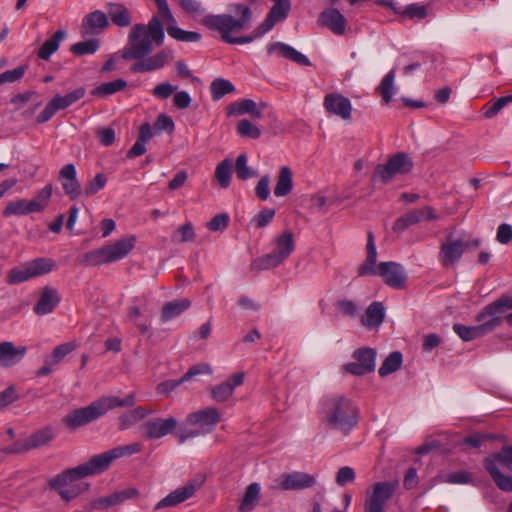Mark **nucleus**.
<instances>
[{
  "label": "nucleus",
  "mask_w": 512,
  "mask_h": 512,
  "mask_svg": "<svg viewBox=\"0 0 512 512\" xmlns=\"http://www.w3.org/2000/svg\"><path fill=\"white\" fill-rule=\"evenodd\" d=\"M174 243H183L193 241L195 239V232L191 222H187L178 227L171 235Z\"/></svg>",
  "instance_id": "nucleus-55"
},
{
  "label": "nucleus",
  "mask_w": 512,
  "mask_h": 512,
  "mask_svg": "<svg viewBox=\"0 0 512 512\" xmlns=\"http://www.w3.org/2000/svg\"><path fill=\"white\" fill-rule=\"evenodd\" d=\"M233 12L240 13L241 18L235 19L229 14L207 15L203 18V24L211 29L218 31L221 39L229 44H247L269 32L278 22L276 19L267 15L266 19L252 32L251 35L233 37L232 33L240 32L251 19V10L248 6L235 4L231 9Z\"/></svg>",
  "instance_id": "nucleus-1"
},
{
  "label": "nucleus",
  "mask_w": 512,
  "mask_h": 512,
  "mask_svg": "<svg viewBox=\"0 0 512 512\" xmlns=\"http://www.w3.org/2000/svg\"><path fill=\"white\" fill-rule=\"evenodd\" d=\"M243 114H250L253 118L260 119L262 117V109L252 99L236 101L227 107L228 116Z\"/></svg>",
  "instance_id": "nucleus-34"
},
{
  "label": "nucleus",
  "mask_w": 512,
  "mask_h": 512,
  "mask_svg": "<svg viewBox=\"0 0 512 512\" xmlns=\"http://www.w3.org/2000/svg\"><path fill=\"white\" fill-rule=\"evenodd\" d=\"M108 25L109 21L107 15L100 10H95L83 18L81 33L83 36L98 35L105 30Z\"/></svg>",
  "instance_id": "nucleus-25"
},
{
  "label": "nucleus",
  "mask_w": 512,
  "mask_h": 512,
  "mask_svg": "<svg viewBox=\"0 0 512 512\" xmlns=\"http://www.w3.org/2000/svg\"><path fill=\"white\" fill-rule=\"evenodd\" d=\"M435 480L448 484H470L473 481V475L467 471H455L445 475H438Z\"/></svg>",
  "instance_id": "nucleus-51"
},
{
  "label": "nucleus",
  "mask_w": 512,
  "mask_h": 512,
  "mask_svg": "<svg viewBox=\"0 0 512 512\" xmlns=\"http://www.w3.org/2000/svg\"><path fill=\"white\" fill-rule=\"evenodd\" d=\"M27 67L24 65L17 66L12 70H7L0 74V86L5 83H14L19 81L25 74Z\"/></svg>",
  "instance_id": "nucleus-62"
},
{
  "label": "nucleus",
  "mask_w": 512,
  "mask_h": 512,
  "mask_svg": "<svg viewBox=\"0 0 512 512\" xmlns=\"http://www.w3.org/2000/svg\"><path fill=\"white\" fill-rule=\"evenodd\" d=\"M323 106L327 112L337 115L343 120L351 118L352 104L347 97L339 93L327 94L324 97Z\"/></svg>",
  "instance_id": "nucleus-22"
},
{
  "label": "nucleus",
  "mask_w": 512,
  "mask_h": 512,
  "mask_svg": "<svg viewBox=\"0 0 512 512\" xmlns=\"http://www.w3.org/2000/svg\"><path fill=\"white\" fill-rule=\"evenodd\" d=\"M107 183V177L98 173L91 181H89L84 188V194L89 197L96 194L99 190L103 189Z\"/></svg>",
  "instance_id": "nucleus-61"
},
{
  "label": "nucleus",
  "mask_w": 512,
  "mask_h": 512,
  "mask_svg": "<svg viewBox=\"0 0 512 512\" xmlns=\"http://www.w3.org/2000/svg\"><path fill=\"white\" fill-rule=\"evenodd\" d=\"M86 94V90L84 87H79L74 91L61 96L59 94L55 95L44 107L42 112L36 117V122L38 124L45 123L49 121L54 114L58 110H63L73 105L75 102L82 99Z\"/></svg>",
  "instance_id": "nucleus-12"
},
{
  "label": "nucleus",
  "mask_w": 512,
  "mask_h": 512,
  "mask_svg": "<svg viewBox=\"0 0 512 512\" xmlns=\"http://www.w3.org/2000/svg\"><path fill=\"white\" fill-rule=\"evenodd\" d=\"M98 47L99 41L96 39H90L73 44L70 50L75 55H87L94 54Z\"/></svg>",
  "instance_id": "nucleus-58"
},
{
  "label": "nucleus",
  "mask_w": 512,
  "mask_h": 512,
  "mask_svg": "<svg viewBox=\"0 0 512 512\" xmlns=\"http://www.w3.org/2000/svg\"><path fill=\"white\" fill-rule=\"evenodd\" d=\"M25 346L16 347L10 341L0 343V367L9 368L18 364L26 355Z\"/></svg>",
  "instance_id": "nucleus-28"
},
{
  "label": "nucleus",
  "mask_w": 512,
  "mask_h": 512,
  "mask_svg": "<svg viewBox=\"0 0 512 512\" xmlns=\"http://www.w3.org/2000/svg\"><path fill=\"white\" fill-rule=\"evenodd\" d=\"M54 262L47 258H36L10 269L6 275V283L18 285L32 278L50 273Z\"/></svg>",
  "instance_id": "nucleus-9"
},
{
  "label": "nucleus",
  "mask_w": 512,
  "mask_h": 512,
  "mask_svg": "<svg viewBox=\"0 0 512 512\" xmlns=\"http://www.w3.org/2000/svg\"><path fill=\"white\" fill-rule=\"evenodd\" d=\"M138 496V491L135 488H126L121 491H115L108 496H103L95 499L91 505L94 509H106L112 506L122 504L126 500L134 499Z\"/></svg>",
  "instance_id": "nucleus-27"
},
{
  "label": "nucleus",
  "mask_w": 512,
  "mask_h": 512,
  "mask_svg": "<svg viewBox=\"0 0 512 512\" xmlns=\"http://www.w3.org/2000/svg\"><path fill=\"white\" fill-rule=\"evenodd\" d=\"M366 249L367 257L359 266L358 275H379L388 286L395 289L404 288L407 276L402 265L396 262H381L376 266L377 251L372 232H368Z\"/></svg>",
  "instance_id": "nucleus-4"
},
{
  "label": "nucleus",
  "mask_w": 512,
  "mask_h": 512,
  "mask_svg": "<svg viewBox=\"0 0 512 512\" xmlns=\"http://www.w3.org/2000/svg\"><path fill=\"white\" fill-rule=\"evenodd\" d=\"M76 347L77 345L74 342L63 343L56 346L52 353L49 356H47V363L57 365L66 355L72 352Z\"/></svg>",
  "instance_id": "nucleus-54"
},
{
  "label": "nucleus",
  "mask_w": 512,
  "mask_h": 512,
  "mask_svg": "<svg viewBox=\"0 0 512 512\" xmlns=\"http://www.w3.org/2000/svg\"><path fill=\"white\" fill-rule=\"evenodd\" d=\"M509 313V301L508 296L500 297L494 302L488 304L483 310L477 315L476 320L479 323L478 326H484L488 324L491 326L489 333L496 329Z\"/></svg>",
  "instance_id": "nucleus-13"
},
{
  "label": "nucleus",
  "mask_w": 512,
  "mask_h": 512,
  "mask_svg": "<svg viewBox=\"0 0 512 512\" xmlns=\"http://www.w3.org/2000/svg\"><path fill=\"white\" fill-rule=\"evenodd\" d=\"M356 404L346 396L330 394L322 398L319 417L323 424L343 434H348L358 423Z\"/></svg>",
  "instance_id": "nucleus-2"
},
{
  "label": "nucleus",
  "mask_w": 512,
  "mask_h": 512,
  "mask_svg": "<svg viewBox=\"0 0 512 512\" xmlns=\"http://www.w3.org/2000/svg\"><path fill=\"white\" fill-rule=\"evenodd\" d=\"M480 244L481 241L479 239L465 241L449 237L440 246L439 261L443 267H450L461 259L465 249L477 248Z\"/></svg>",
  "instance_id": "nucleus-11"
},
{
  "label": "nucleus",
  "mask_w": 512,
  "mask_h": 512,
  "mask_svg": "<svg viewBox=\"0 0 512 512\" xmlns=\"http://www.w3.org/2000/svg\"><path fill=\"white\" fill-rule=\"evenodd\" d=\"M53 438V430L50 427H46L44 429L36 431L26 439L28 441V448L32 450L48 444L50 441L53 440Z\"/></svg>",
  "instance_id": "nucleus-48"
},
{
  "label": "nucleus",
  "mask_w": 512,
  "mask_h": 512,
  "mask_svg": "<svg viewBox=\"0 0 512 512\" xmlns=\"http://www.w3.org/2000/svg\"><path fill=\"white\" fill-rule=\"evenodd\" d=\"M53 186L52 184H46L37 194L36 196L29 200L32 206V210L34 212L43 211L49 204L51 196H52Z\"/></svg>",
  "instance_id": "nucleus-47"
},
{
  "label": "nucleus",
  "mask_w": 512,
  "mask_h": 512,
  "mask_svg": "<svg viewBox=\"0 0 512 512\" xmlns=\"http://www.w3.org/2000/svg\"><path fill=\"white\" fill-rule=\"evenodd\" d=\"M127 317L129 320H136L139 318L151 317L148 309V301L145 297L139 300V304H134L128 308Z\"/></svg>",
  "instance_id": "nucleus-56"
},
{
  "label": "nucleus",
  "mask_w": 512,
  "mask_h": 512,
  "mask_svg": "<svg viewBox=\"0 0 512 512\" xmlns=\"http://www.w3.org/2000/svg\"><path fill=\"white\" fill-rule=\"evenodd\" d=\"M108 14L112 22L120 27H126L131 24V17L128 9L120 3H109L107 5Z\"/></svg>",
  "instance_id": "nucleus-40"
},
{
  "label": "nucleus",
  "mask_w": 512,
  "mask_h": 512,
  "mask_svg": "<svg viewBox=\"0 0 512 512\" xmlns=\"http://www.w3.org/2000/svg\"><path fill=\"white\" fill-rule=\"evenodd\" d=\"M160 15L167 21V32L172 38L182 42H198L201 35L194 31H185L176 26V20L172 15L167 0H154Z\"/></svg>",
  "instance_id": "nucleus-16"
},
{
  "label": "nucleus",
  "mask_w": 512,
  "mask_h": 512,
  "mask_svg": "<svg viewBox=\"0 0 512 512\" xmlns=\"http://www.w3.org/2000/svg\"><path fill=\"white\" fill-rule=\"evenodd\" d=\"M317 484V478L306 472L284 473L279 478V489L285 491L306 490Z\"/></svg>",
  "instance_id": "nucleus-19"
},
{
  "label": "nucleus",
  "mask_w": 512,
  "mask_h": 512,
  "mask_svg": "<svg viewBox=\"0 0 512 512\" xmlns=\"http://www.w3.org/2000/svg\"><path fill=\"white\" fill-rule=\"evenodd\" d=\"M96 474H99V472L90 458L89 461L81 465L57 474L49 480L48 485L51 489L55 490L64 501L69 502L89 488L88 483L78 481Z\"/></svg>",
  "instance_id": "nucleus-5"
},
{
  "label": "nucleus",
  "mask_w": 512,
  "mask_h": 512,
  "mask_svg": "<svg viewBox=\"0 0 512 512\" xmlns=\"http://www.w3.org/2000/svg\"><path fill=\"white\" fill-rule=\"evenodd\" d=\"M134 404V393H131L122 399L115 396H103L86 407L71 411L64 417L63 422L69 428L76 429L97 420L105 413L116 407H132Z\"/></svg>",
  "instance_id": "nucleus-6"
},
{
  "label": "nucleus",
  "mask_w": 512,
  "mask_h": 512,
  "mask_svg": "<svg viewBox=\"0 0 512 512\" xmlns=\"http://www.w3.org/2000/svg\"><path fill=\"white\" fill-rule=\"evenodd\" d=\"M177 424V420L173 417L153 418L143 424L144 435L148 439H160L172 433Z\"/></svg>",
  "instance_id": "nucleus-21"
},
{
  "label": "nucleus",
  "mask_w": 512,
  "mask_h": 512,
  "mask_svg": "<svg viewBox=\"0 0 512 512\" xmlns=\"http://www.w3.org/2000/svg\"><path fill=\"white\" fill-rule=\"evenodd\" d=\"M220 420L221 416L218 410L214 407H207L205 409L192 412L186 417L187 424L197 427L203 435L210 433Z\"/></svg>",
  "instance_id": "nucleus-18"
},
{
  "label": "nucleus",
  "mask_w": 512,
  "mask_h": 512,
  "mask_svg": "<svg viewBox=\"0 0 512 512\" xmlns=\"http://www.w3.org/2000/svg\"><path fill=\"white\" fill-rule=\"evenodd\" d=\"M66 37L64 30L56 31L51 38L46 40L38 50V57L48 60L50 56L59 48L60 42Z\"/></svg>",
  "instance_id": "nucleus-41"
},
{
  "label": "nucleus",
  "mask_w": 512,
  "mask_h": 512,
  "mask_svg": "<svg viewBox=\"0 0 512 512\" xmlns=\"http://www.w3.org/2000/svg\"><path fill=\"white\" fill-rule=\"evenodd\" d=\"M152 413L153 410L151 409H146L141 406L135 407L119 416V429L126 430Z\"/></svg>",
  "instance_id": "nucleus-37"
},
{
  "label": "nucleus",
  "mask_w": 512,
  "mask_h": 512,
  "mask_svg": "<svg viewBox=\"0 0 512 512\" xmlns=\"http://www.w3.org/2000/svg\"><path fill=\"white\" fill-rule=\"evenodd\" d=\"M267 53L269 55L277 53L279 56L289 59L302 66L311 65L310 60L304 54L282 42H274L269 44L267 46Z\"/></svg>",
  "instance_id": "nucleus-31"
},
{
  "label": "nucleus",
  "mask_w": 512,
  "mask_h": 512,
  "mask_svg": "<svg viewBox=\"0 0 512 512\" xmlns=\"http://www.w3.org/2000/svg\"><path fill=\"white\" fill-rule=\"evenodd\" d=\"M127 83L123 79H116L111 82H105L94 88L91 92L92 95L97 97H105L123 90Z\"/></svg>",
  "instance_id": "nucleus-49"
},
{
  "label": "nucleus",
  "mask_w": 512,
  "mask_h": 512,
  "mask_svg": "<svg viewBox=\"0 0 512 512\" xmlns=\"http://www.w3.org/2000/svg\"><path fill=\"white\" fill-rule=\"evenodd\" d=\"M272 246L273 249L270 253L252 261L251 270L259 272L275 268L283 263L295 249V241L292 231L284 230L274 238Z\"/></svg>",
  "instance_id": "nucleus-7"
},
{
  "label": "nucleus",
  "mask_w": 512,
  "mask_h": 512,
  "mask_svg": "<svg viewBox=\"0 0 512 512\" xmlns=\"http://www.w3.org/2000/svg\"><path fill=\"white\" fill-rule=\"evenodd\" d=\"M385 311L381 302H373L366 309L365 314L361 317V323L368 329L379 327L384 321Z\"/></svg>",
  "instance_id": "nucleus-35"
},
{
  "label": "nucleus",
  "mask_w": 512,
  "mask_h": 512,
  "mask_svg": "<svg viewBox=\"0 0 512 512\" xmlns=\"http://www.w3.org/2000/svg\"><path fill=\"white\" fill-rule=\"evenodd\" d=\"M76 168L74 164H66L59 171V180L62 188L71 200L78 198L81 194V186L76 177Z\"/></svg>",
  "instance_id": "nucleus-24"
},
{
  "label": "nucleus",
  "mask_w": 512,
  "mask_h": 512,
  "mask_svg": "<svg viewBox=\"0 0 512 512\" xmlns=\"http://www.w3.org/2000/svg\"><path fill=\"white\" fill-rule=\"evenodd\" d=\"M30 213H34L32 210L31 203L27 199H18L14 201H10L7 203L6 207L3 210V215L5 217L11 215H28Z\"/></svg>",
  "instance_id": "nucleus-45"
},
{
  "label": "nucleus",
  "mask_w": 512,
  "mask_h": 512,
  "mask_svg": "<svg viewBox=\"0 0 512 512\" xmlns=\"http://www.w3.org/2000/svg\"><path fill=\"white\" fill-rule=\"evenodd\" d=\"M483 466L500 490L512 492V476L503 474L494 459H484Z\"/></svg>",
  "instance_id": "nucleus-33"
},
{
  "label": "nucleus",
  "mask_w": 512,
  "mask_h": 512,
  "mask_svg": "<svg viewBox=\"0 0 512 512\" xmlns=\"http://www.w3.org/2000/svg\"><path fill=\"white\" fill-rule=\"evenodd\" d=\"M60 296L56 289L45 286L42 290L38 302L33 311L37 315H46L51 313L60 302Z\"/></svg>",
  "instance_id": "nucleus-32"
},
{
  "label": "nucleus",
  "mask_w": 512,
  "mask_h": 512,
  "mask_svg": "<svg viewBox=\"0 0 512 512\" xmlns=\"http://www.w3.org/2000/svg\"><path fill=\"white\" fill-rule=\"evenodd\" d=\"M211 373H212V369H211L210 365H208L206 363L197 364V365L190 367L189 370L181 378H179L177 380H168V381H165V382L159 384L158 390L163 393L168 394V393L172 392L175 388H177L179 385H181L182 383H184L186 381H189L196 375L211 374Z\"/></svg>",
  "instance_id": "nucleus-30"
},
{
  "label": "nucleus",
  "mask_w": 512,
  "mask_h": 512,
  "mask_svg": "<svg viewBox=\"0 0 512 512\" xmlns=\"http://www.w3.org/2000/svg\"><path fill=\"white\" fill-rule=\"evenodd\" d=\"M403 362L402 354L398 351L390 353L379 368V375L385 377L400 369Z\"/></svg>",
  "instance_id": "nucleus-46"
},
{
  "label": "nucleus",
  "mask_w": 512,
  "mask_h": 512,
  "mask_svg": "<svg viewBox=\"0 0 512 512\" xmlns=\"http://www.w3.org/2000/svg\"><path fill=\"white\" fill-rule=\"evenodd\" d=\"M235 172L237 177L242 180H248L257 175V172L247 165L246 154H240L235 162Z\"/></svg>",
  "instance_id": "nucleus-53"
},
{
  "label": "nucleus",
  "mask_w": 512,
  "mask_h": 512,
  "mask_svg": "<svg viewBox=\"0 0 512 512\" xmlns=\"http://www.w3.org/2000/svg\"><path fill=\"white\" fill-rule=\"evenodd\" d=\"M131 66V71L134 73H144L156 71L163 68L168 62V54L162 50L152 56H145Z\"/></svg>",
  "instance_id": "nucleus-29"
},
{
  "label": "nucleus",
  "mask_w": 512,
  "mask_h": 512,
  "mask_svg": "<svg viewBox=\"0 0 512 512\" xmlns=\"http://www.w3.org/2000/svg\"><path fill=\"white\" fill-rule=\"evenodd\" d=\"M232 163L229 159L221 161L215 169V179L220 187L227 188L231 182Z\"/></svg>",
  "instance_id": "nucleus-50"
},
{
  "label": "nucleus",
  "mask_w": 512,
  "mask_h": 512,
  "mask_svg": "<svg viewBox=\"0 0 512 512\" xmlns=\"http://www.w3.org/2000/svg\"><path fill=\"white\" fill-rule=\"evenodd\" d=\"M40 98L39 94L36 91H26L24 93H20L15 95L11 99V104L14 105L15 109H22L28 102L38 100Z\"/></svg>",
  "instance_id": "nucleus-63"
},
{
  "label": "nucleus",
  "mask_w": 512,
  "mask_h": 512,
  "mask_svg": "<svg viewBox=\"0 0 512 512\" xmlns=\"http://www.w3.org/2000/svg\"><path fill=\"white\" fill-rule=\"evenodd\" d=\"M237 133L242 137L258 139L261 136V130L248 119H242L237 124Z\"/></svg>",
  "instance_id": "nucleus-57"
},
{
  "label": "nucleus",
  "mask_w": 512,
  "mask_h": 512,
  "mask_svg": "<svg viewBox=\"0 0 512 512\" xmlns=\"http://www.w3.org/2000/svg\"><path fill=\"white\" fill-rule=\"evenodd\" d=\"M274 5L269 11V15L276 19L277 21L283 20L287 17L288 12L290 10L291 4L290 0H273Z\"/></svg>",
  "instance_id": "nucleus-59"
},
{
  "label": "nucleus",
  "mask_w": 512,
  "mask_h": 512,
  "mask_svg": "<svg viewBox=\"0 0 512 512\" xmlns=\"http://www.w3.org/2000/svg\"><path fill=\"white\" fill-rule=\"evenodd\" d=\"M199 485L194 482H189L183 487H179L176 490L172 491L162 500H160L156 506L155 510L162 509L164 507H173L176 506L185 500L192 497L195 491L198 489Z\"/></svg>",
  "instance_id": "nucleus-26"
},
{
  "label": "nucleus",
  "mask_w": 512,
  "mask_h": 512,
  "mask_svg": "<svg viewBox=\"0 0 512 512\" xmlns=\"http://www.w3.org/2000/svg\"><path fill=\"white\" fill-rule=\"evenodd\" d=\"M233 394L232 387L226 381L211 388L212 398L216 402H225Z\"/></svg>",
  "instance_id": "nucleus-60"
},
{
  "label": "nucleus",
  "mask_w": 512,
  "mask_h": 512,
  "mask_svg": "<svg viewBox=\"0 0 512 512\" xmlns=\"http://www.w3.org/2000/svg\"><path fill=\"white\" fill-rule=\"evenodd\" d=\"M413 162L405 153H396L390 156L385 164H378L373 172L372 181L388 183L396 175H404L411 171Z\"/></svg>",
  "instance_id": "nucleus-10"
},
{
  "label": "nucleus",
  "mask_w": 512,
  "mask_h": 512,
  "mask_svg": "<svg viewBox=\"0 0 512 512\" xmlns=\"http://www.w3.org/2000/svg\"><path fill=\"white\" fill-rule=\"evenodd\" d=\"M136 238L126 236L118 241L87 252L84 262L89 266H99L117 262L126 257L134 248Z\"/></svg>",
  "instance_id": "nucleus-8"
},
{
  "label": "nucleus",
  "mask_w": 512,
  "mask_h": 512,
  "mask_svg": "<svg viewBox=\"0 0 512 512\" xmlns=\"http://www.w3.org/2000/svg\"><path fill=\"white\" fill-rule=\"evenodd\" d=\"M397 482H377L364 502V512H384L386 502L393 496Z\"/></svg>",
  "instance_id": "nucleus-15"
},
{
  "label": "nucleus",
  "mask_w": 512,
  "mask_h": 512,
  "mask_svg": "<svg viewBox=\"0 0 512 512\" xmlns=\"http://www.w3.org/2000/svg\"><path fill=\"white\" fill-rule=\"evenodd\" d=\"M438 216L430 206H425L419 209L408 211L403 216L399 217L393 224L392 230L396 233H402L412 225H416L426 220H436Z\"/></svg>",
  "instance_id": "nucleus-20"
},
{
  "label": "nucleus",
  "mask_w": 512,
  "mask_h": 512,
  "mask_svg": "<svg viewBox=\"0 0 512 512\" xmlns=\"http://www.w3.org/2000/svg\"><path fill=\"white\" fill-rule=\"evenodd\" d=\"M356 478L355 471L352 467H341L335 476V482L338 486L343 487L348 483H352Z\"/></svg>",
  "instance_id": "nucleus-64"
},
{
  "label": "nucleus",
  "mask_w": 512,
  "mask_h": 512,
  "mask_svg": "<svg viewBox=\"0 0 512 512\" xmlns=\"http://www.w3.org/2000/svg\"><path fill=\"white\" fill-rule=\"evenodd\" d=\"M164 27L157 16H153L147 25L135 24L128 35V44L123 50L122 57L126 60L140 59L153 51V43L163 44Z\"/></svg>",
  "instance_id": "nucleus-3"
},
{
  "label": "nucleus",
  "mask_w": 512,
  "mask_h": 512,
  "mask_svg": "<svg viewBox=\"0 0 512 512\" xmlns=\"http://www.w3.org/2000/svg\"><path fill=\"white\" fill-rule=\"evenodd\" d=\"M260 485L258 483H251L245 491L243 499L240 503L239 510L241 512L252 511L259 501Z\"/></svg>",
  "instance_id": "nucleus-42"
},
{
  "label": "nucleus",
  "mask_w": 512,
  "mask_h": 512,
  "mask_svg": "<svg viewBox=\"0 0 512 512\" xmlns=\"http://www.w3.org/2000/svg\"><path fill=\"white\" fill-rule=\"evenodd\" d=\"M491 326L485 324L484 326H465L462 324H454L453 330L454 332L463 340V341H472L474 339L483 337L484 335L489 333V329Z\"/></svg>",
  "instance_id": "nucleus-38"
},
{
  "label": "nucleus",
  "mask_w": 512,
  "mask_h": 512,
  "mask_svg": "<svg viewBox=\"0 0 512 512\" xmlns=\"http://www.w3.org/2000/svg\"><path fill=\"white\" fill-rule=\"evenodd\" d=\"M377 352L375 349L364 347L356 349L352 358L353 362L343 366V370L351 375L362 376L375 370Z\"/></svg>",
  "instance_id": "nucleus-14"
},
{
  "label": "nucleus",
  "mask_w": 512,
  "mask_h": 512,
  "mask_svg": "<svg viewBox=\"0 0 512 512\" xmlns=\"http://www.w3.org/2000/svg\"><path fill=\"white\" fill-rule=\"evenodd\" d=\"M188 299H178L166 303L161 312V321L168 322L178 316L190 307Z\"/></svg>",
  "instance_id": "nucleus-39"
},
{
  "label": "nucleus",
  "mask_w": 512,
  "mask_h": 512,
  "mask_svg": "<svg viewBox=\"0 0 512 512\" xmlns=\"http://www.w3.org/2000/svg\"><path fill=\"white\" fill-rule=\"evenodd\" d=\"M394 12L402 15L404 18L407 19L422 20L428 15V6L420 4H410L407 5L403 10H399L396 7V11Z\"/></svg>",
  "instance_id": "nucleus-52"
},
{
  "label": "nucleus",
  "mask_w": 512,
  "mask_h": 512,
  "mask_svg": "<svg viewBox=\"0 0 512 512\" xmlns=\"http://www.w3.org/2000/svg\"><path fill=\"white\" fill-rule=\"evenodd\" d=\"M141 450L142 445L140 443H132L124 446H118L101 454L94 455L91 459L100 474L108 470L114 460L139 453Z\"/></svg>",
  "instance_id": "nucleus-17"
},
{
  "label": "nucleus",
  "mask_w": 512,
  "mask_h": 512,
  "mask_svg": "<svg viewBox=\"0 0 512 512\" xmlns=\"http://www.w3.org/2000/svg\"><path fill=\"white\" fill-rule=\"evenodd\" d=\"M235 86L229 80L216 78L210 85V93L213 101H219L225 95L233 93Z\"/></svg>",
  "instance_id": "nucleus-43"
},
{
  "label": "nucleus",
  "mask_w": 512,
  "mask_h": 512,
  "mask_svg": "<svg viewBox=\"0 0 512 512\" xmlns=\"http://www.w3.org/2000/svg\"><path fill=\"white\" fill-rule=\"evenodd\" d=\"M318 24L328 28L335 35H343L346 31L347 19L338 9L329 8L320 13Z\"/></svg>",
  "instance_id": "nucleus-23"
},
{
  "label": "nucleus",
  "mask_w": 512,
  "mask_h": 512,
  "mask_svg": "<svg viewBox=\"0 0 512 512\" xmlns=\"http://www.w3.org/2000/svg\"><path fill=\"white\" fill-rule=\"evenodd\" d=\"M395 69L390 70L381 80V83L376 88V91L381 95L383 101L388 104L391 102L395 93Z\"/></svg>",
  "instance_id": "nucleus-44"
},
{
  "label": "nucleus",
  "mask_w": 512,
  "mask_h": 512,
  "mask_svg": "<svg viewBox=\"0 0 512 512\" xmlns=\"http://www.w3.org/2000/svg\"><path fill=\"white\" fill-rule=\"evenodd\" d=\"M293 189V173L290 167L282 166L279 169L276 185L274 187V195L276 197H284Z\"/></svg>",
  "instance_id": "nucleus-36"
}]
</instances>
